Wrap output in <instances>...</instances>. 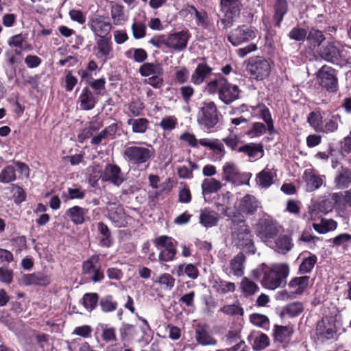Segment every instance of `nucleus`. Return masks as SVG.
<instances>
[{
  "mask_svg": "<svg viewBox=\"0 0 351 351\" xmlns=\"http://www.w3.org/2000/svg\"><path fill=\"white\" fill-rule=\"evenodd\" d=\"M205 90L210 94L217 93L219 98L226 104H230L239 97L240 90L237 85L230 84L223 76L209 81Z\"/></svg>",
  "mask_w": 351,
  "mask_h": 351,
  "instance_id": "1",
  "label": "nucleus"
},
{
  "mask_svg": "<svg viewBox=\"0 0 351 351\" xmlns=\"http://www.w3.org/2000/svg\"><path fill=\"white\" fill-rule=\"evenodd\" d=\"M231 226L232 243L239 248L254 253L255 247L249 226L244 219H233Z\"/></svg>",
  "mask_w": 351,
  "mask_h": 351,
  "instance_id": "2",
  "label": "nucleus"
},
{
  "mask_svg": "<svg viewBox=\"0 0 351 351\" xmlns=\"http://www.w3.org/2000/svg\"><path fill=\"white\" fill-rule=\"evenodd\" d=\"M145 143L130 142L123 153L124 159L129 163L139 165L145 163L155 156V151L151 145L143 146Z\"/></svg>",
  "mask_w": 351,
  "mask_h": 351,
  "instance_id": "3",
  "label": "nucleus"
},
{
  "mask_svg": "<svg viewBox=\"0 0 351 351\" xmlns=\"http://www.w3.org/2000/svg\"><path fill=\"white\" fill-rule=\"evenodd\" d=\"M289 274L288 264H274L264 271L261 281L262 285L269 289H276L285 285Z\"/></svg>",
  "mask_w": 351,
  "mask_h": 351,
  "instance_id": "4",
  "label": "nucleus"
},
{
  "mask_svg": "<svg viewBox=\"0 0 351 351\" xmlns=\"http://www.w3.org/2000/svg\"><path fill=\"white\" fill-rule=\"evenodd\" d=\"M282 227L271 216L265 214L255 225L256 236L265 243L274 239L282 231Z\"/></svg>",
  "mask_w": 351,
  "mask_h": 351,
  "instance_id": "5",
  "label": "nucleus"
},
{
  "mask_svg": "<svg viewBox=\"0 0 351 351\" xmlns=\"http://www.w3.org/2000/svg\"><path fill=\"white\" fill-rule=\"evenodd\" d=\"M242 4L240 0H221V11L223 13L220 22L223 29L231 27L239 17Z\"/></svg>",
  "mask_w": 351,
  "mask_h": 351,
  "instance_id": "6",
  "label": "nucleus"
},
{
  "mask_svg": "<svg viewBox=\"0 0 351 351\" xmlns=\"http://www.w3.org/2000/svg\"><path fill=\"white\" fill-rule=\"evenodd\" d=\"M197 123L207 130L213 128L219 122V112L213 101H205L199 108Z\"/></svg>",
  "mask_w": 351,
  "mask_h": 351,
  "instance_id": "7",
  "label": "nucleus"
},
{
  "mask_svg": "<svg viewBox=\"0 0 351 351\" xmlns=\"http://www.w3.org/2000/svg\"><path fill=\"white\" fill-rule=\"evenodd\" d=\"M250 173H242L233 162H227L222 167V180L236 185L247 184L250 180Z\"/></svg>",
  "mask_w": 351,
  "mask_h": 351,
  "instance_id": "8",
  "label": "nucleus"
},
{
  "mask_svg": "<svg viewBox=\"0 0 351 351\" xmlns=\"http://www.w3.org/2000/svg\"><path fill=\"white\" fill-rule=\"evenodd\" d=\"M246 69L252 78L263 80L269 75L271 64L263 57L256 56L249 59Z\"/></svg>",
  "mask_w": 351,
  "mask_h": 351,
  "instance_id": "9",
  "label": "nucleus"
},
{
  "mask_svg": "<svg viewBox=\"0 0 351 351\" xmlns=\"http://www.w3.org/2000/svg\"><path fill=\"white\" fill-rule=\"evenodd\" d=\"M154 244L160 250L158 260L161 262H169L173 260L176 254V248L173 238L162 235L154 240Z\"/></svg>",
  "mask_w": 351,
  "mask_h": 351,
  "instance_id": "10",
  "label": "nucleus"
},
{
  "mask_svg": "<svg viewBox=\"0 0 351 351\" xmlns=\"http://www.w3.org/2000/svg\"><path fill=\"white\" fill-rule=\"evenodd\" d=\"M256 38V30L254 27L241 25L232 29L228 36V41L234 46H239L250 42Z\"/></svg>",
  "mask_w": 351,
  "mask_h": 351,
  "instance_id": "11",
  "label": "nucleus"
},
{
  "mask_svg": "<svg viewBox=\"0 0 351 351\" xmlns=\"http://www.w3.org/2000/svg\"><path fill=\"white\" fill-rule=\"evenodd\" d=\"M319 84L327 90L335 92L337 87V77L335 70L327 65L323 66L317 72Z\"/></svg>",
  "mask_w": 351,
  "mask_h": 351,
  "instance_id": "12",
  "label": "nucleus"
},
{
  "mask_svg": "<svg viewBox=\"0 0 351 351\" xmlns=\"http://www.w3.org/2000/svg\"><path fill=\"white\" fill-rule=\"evenodd\" d=\"M88 26L93 32L95 38L110 36L112 25L102 16H97L90 19Z\"/></svg>",
  "mask_w": 351,
  "mask_h": 351,
  "instance_id": "13",
  "label": "nucleus"
},
{
  "mask_svg": "<svg viewBox=\"0 0 351 351\" xmlns=\"http://www.w3.org/2000/svg\"><path fill=\"white\" fill-rule=\"evenodd\" d=\"M100 178L103 182H108L117 186L124 181L121 168L114 164H107L101 171Z\"/></svg>",
  "mask_w": 351,
  "mask_h": 351,
  "instance_id": "14",
  "label": "nucleus"
},
{
  "mask_svg": "<svg viewBox=\"0 0 351 351\" xmlns=\"http://www.w3.org/2000/svg\"><path fill=\"white\" fill-rule=\"evenodd\" d=\"M106 209L110 219L116 227H125L128 223L127 216L122 206L116 202H109Z\"/></svg>",
  "mask_w": 351,
  "mask_h": 351,
  "instance_id": "15",
  "label": "nucleus"
},
{
  "mask_svg": "<svg viewBox=\"0 0 351 351\" xmlns=\"http://www.w3.org/2000/svg\"><path fill=\"white\" fill-rule=\"evenodd\" d=\"M190 35L186 31H180L167 36V47L175 51L184 50L186 46Z\"/></svg>",
  "mask_w": 351,
  "mask_h": 351,
  "instance_id": "16",
  "label": "nucleus"
},
{
  "mask_svg": "<svg viewBox=\"0 0 351 351\" xmlns=\"http://www.w3.org/2000/svg\"><path fill=\"white\" fill-rule=\"evenodd\" d=\"M259 208H262L261 202L252 195H245L240 200L239 209L246 215H254Z\"/></svg>",
  "mask_w": 351,
  "mask_h": 351,
  "instance_id": "17",
  "label": "nucleus"
},
{
  "mask_svg": "<svg viewBox=\"0 0 351 351\" xmlns=\"http://www.w3.org/2000/svg\"><path fill=\"white\" fill-rule=\"evenodd\" d=\"M336 332L335 324L328 319H323L318 322L315 329L316 336L321 341L332 339Z\"/></svg>",
  "mask_w": 351,
  "mask_h": 351,
  "instance_id": "18",
  "label": "nucleus"
},
{
  "mask_svg": "<svg viewBox=\"0 0 351 351\" xmlns=\"http://www.w3.org/2000/svg\"><path fill=\"white\" fill-rule=\"evenodd\" d=\"M303 180L306 184V191L312 192L318 189L324 182L325 176L318 175L311 169L305 170Z\"/></svg>",
  "mask_w": 351,
  "mask_h": 351,
  "instance_id": "19",
  "label": "nucleus"
},
{
  "mask_svg": "<svg viewBox=\"0 0 351 351\" xmlns=\"http://www.w3.org/2000/svg\"><path fill=\"white\" fill-rule=\"evenodd\" d=\"M276 177V170L274 167H269V165H267L256 175V180L260 187L267 189L274 183Z\"/></svg>",
  "mask_w": 351,
  "mask_h": 351,
  "instance_id": "20",
  "label": "nucleus"
},
{
  "mask_svg": "<svg viewBox=\"0 0 351 351\" xmlns=\"http://www.w3.org/2000/svg\"><path fill=\"white\" fill-rule=\"evenodd\" d=\"M319 56L327 62H334L341 57V52L335 42H328L319 49Z\"/></svg>",
  "mask_w": 351,
  "mask_h": 351,
  "instance_id": "21",
  "label": "nucleus"
},
{
  "mask_svg": "<svg viewBox=\"0 0 351 351\" xmlns=\"http://www.w3.org/2000/svg\"><path fill=\"white\" fill-rule=\"evenodd\" d=\"M195 340L202 346H215L217 343L216 339L208 332V326L205 324H198L195 329Z\"/></svg>",
  "mask_w": 351,
  "mask_h": 351,
  "instance_id": "22",
  "label": "nucleus"
},
{
  "mask_svg": "<svg viewBox=\"0 0 351 351\" xmlns=\"http://www.w3.org/2000/svg\"><path fill=\"white\" fill-rule=\"evenodd\" d=\"M88 210L79 206H74L67 209L65 215L75 225L84 223L88 217Z\"/></svg>",
  "mask_w": 351,
  "mask_h": 351,
  "instance_id": "23",
  "label": "nucleus"
},
{
  "mask_svg": "<svg viewBox=\"0 0 351 351\" xmlns=\"http://www.w3.org/2000/svg\"><path fill=\"white\" fill-rule=\"evenodd\" d=\"M238 152L244 153L249 158L257 160L264 155L263 145L261 143H247L237 149Z\"/></svg>",
  "mask_w": 351,
  "mask_h": 351,
  "instance_id": "24",
  "label": "nucleus"
},
{
  "mask_svg": "<svg viewBox=\"0 0 351 351\" xmlns=\"http://www.w3.org/2000/svg\"><path fill=\"white\" fill-rule=\"evenodd\" d=\"M98 58H108L112 51L110 36L95 38Z\"/></svg>",
  "mask_w": 351,
  "mask_h": 351,
  "instance_id": "25",
  "label": "nucleus"
},
{
  "mask_svg": "<svg viewBox=\"0 0 351 351\" xmlns=\"http://www.w3.org/2000/svg\"><path fill=\"white\" fill-rule=\"evenodd\" d=\"M212 71L213 69L206 63L199 64L191 75V80L192 83L196 85L202 84Z\"/></svg>",
  "mask_w": 351,
  "mask_h": 351,
  "instance_id": "26",
  "label": "nucleus"
},
{
  "mask_svg": "<svg viewBox=\"0 0 351 351\" xmlns=\"http://www.w3.org/2000/svg\"><path fill=\"white\" fill-rule=\"evenodd\" d=\"M309 284V277L306 276L295 277L289 283V288L291 289V293L294 295H300L307 288Z\"/></svg>",
  "mask_w": 351,
  "mask_h": 351,
  "instance_id": "27",
  "label": "nucleus"
},
{
  "mask_svg": "<svg viewBox=\"0 0 351 351\" xmlns=\"http://www.w3.org/2000/svg\"><path fill=\"white\" fill-rule=\"evenodd\" d=\"M335 184L338 189L348 188L351 184V171L348 168L341 167L335 178Z\"/></svg>",
  "mask_w": 351,
  "mask_h": 351,
  "instance_id": "28",
  "label": "nucleus"
},
{
  "mask_svg": "<svg viewBox=\"0 0 351 351\" xmlns=\"http://www.w3.org/2000/svg\"><path fill=\"white\" fill-rule=\"evenodd\" d=\"M245 257L243 253H239L230 263L231 273L237 277H241L244 273V263Z\"/></svg>",
  "mask_w": 351,
  "mask_h": 351,
  "instance_id": "29",
  "label": "nucleus"
},
{
  "mask_svg": "<svg viewBox=\"0 0 351 351\" xmlns=\"http://www.w3.org/2000/svg\"><path fill=\"white\" fill-rule=\"evenodd\" d=\"M293 328L290 326L275 325L273 336L275 341L282 343L288 340L293 334Z\"/></svg>",
  "mask_w": 351,
  "mask_h": 351,
  "instance_id": "30",
  "label": "nucleus"
},
{
  "mask_svg": "<svg viewBox=\"0 0 351 351\" xmlns=\"http://www.w3.org/2000/svg\"><path fill=\"white\" fill-rule=\"evenodd\" d=\"M275 14L274 19L277 27L280 26L285 15L288 12V3L287 0H276L274 5Z\"/></svg>",
  "mask_w": 351,
  "mask_h": 351,
  "instance_id": "31",
  "label": "nucleus"
},
{
  "mask_svg": "<svg viewBox=\"0 0 351 351\" xmlns=\"http://www.w3.org/2000/svg\"><path fill=\"white\" fill-rule=\"evenodd\" d=\"M327 201H322L321 203H314L308 207L309 219L315 221L321 217V213H327L332 210V206L326 208L324 206L326 204Z\"/></svg>",
  "mask_w": 351,
  "mask_h": 351,
  "instance_id": "32",
  "label": "nucleus"
},
{
  "mask_svg": "<svg viewBox=\"0 0 351 351\" xmlns=\"http://www.w3.org/2000/svg\"><path fill=\"white\" fill-rule=\"evenodd\" d=\"M261 118L265 122L267 130L270 134L275 133L273 120L269 109L263 104H259L256 107Z\"/></svg>",
  "mask_w": 351,
  "mask_h": 351,
  "instance_id": "33",
  "label": "nucleus"
},
{
  "mask_svg": "<svg viewBox=\"0 0 351 351\" xmlns=\"http://www.w3.org/2000/svg\"><path fill=\"white\" fill-rule=\"evenodd\" d=\"M221 188V182L215 178L205 179L202 184V194L204 195L217 193Z\"/></svg>",
  "mask_w": 351,
  "mask_h": 351,
  "instance_id": "34",
  "label": "nucleus"
},
{
  "mask_svg": "<svg viewBox=\"0 0 351 351\" xmlns=\"http://www.w3.org/2000/svg\"><path fill=\"white\" fill-rule=\"evenodd\" d=\"M240 289L245 297L252 296L259 291L258 285L247 277L241 280Z\"/></svg>",
  "mask_w": 351,
  "mask_h": 351,
  "instance_id": "35",
  "label": "nucleus"
},
{
  "mask_svg": "<svg viewBox=\"0 0 351 351\" xmlns=\"http://www.w3.org/2000/svg\"><path fill=\"white\" fill-rule=\"evenodd\" d=\"M218 218L217 214L208 209L201 210L199 223L204 227H212L217 224Z\"/></svg>",
  "mask_w": 351,
  "mask_h": 351,
  "instance_id": "36",
  "label": "nucleus"
},
{
  "mask_svg": "<svg viewBox=\"0 0 351 351\" xmlns=\"http://www.w3.org/2000/svg\"><path fill=\"white\" fill-rule=\"evenodd\" d=\"M80 99L82 108L86 110L93 109L96 104V99L94 95L87 88L83 90Z\"/></svg>",
  "mask_w": 351,
  "mask_h": 351,
  "instance_id": "37",
  "label": "nucleus"
},
{
  "mask_svg": "<svg viewBox=\"0 0 351 351\" xmlns=\"http://www.w3.org/2000/svg\"><path fill=\"white\" fill-rule=\"evenodd\" d=\"M293 246L292 240L287 235H281L275 241L276 250L279 253L286 254Z\"/></svg>",
  "mask_w": 351,
  "mask_h": 351,
  "instance_id": "38",
  "label": "nucleus"
},
{
  "mask_svg": "<svg viewBox=\"0 0 351 351\" xmlns=\"http://www.w3.org/2000/svg\"><path fill=\"white\" fill-rule=\"evenodd\" d=\"M117 132V125H110L104 129L97 136L93 137L91 140V144L93 145H98L102 143V141L108 137H112Z\"/></svg>",
  "mask_w": 351,
  "mask_h": 351,
  "instance_id": "39",
  "label": "nucleus"
},
{
  "mask_svg": "<svg viewBox=\"0 0 351 351\" xmlns=\"http://www.w3.org/2000/svg\"><path fill=\"white\" fill-rule=\"evenodd\" d=\"M178 276L186 275L189 278L195 279L198 276V270L193 264H180L176 271Z\"/></svg>",
  "mask_w": 351,
  "mask_h": 351,
  "instance_id": "40",
  "label": "nucleus"
},
{
  "mask_svg": "<svg viewBox=\"0 0 351 351\" xmlns=\"http://www.w3.org/2000/svg\"><path fill=\"white\" fill-rule=\"evenodd\" d=\"M128 124L132 125L133 132L143 134L148 128L149 121L145 118L130 119L128 120Z\"/></svg>",
  "mask_w": 351,
  "mask_h": 351,
  "instance_id": "41",
  "label": "nucleus"
},
{
  "mask_svg": "<svg viewBox=\"0 0 351 351\" xmlns=\"http://www.w3.org/2000/svg\"><path fill=\"white\" fill-rule=\"evenodd\" d=\"M331 242L333 246L341 247L344 251H347L351 247V234L341 233L334 237Z\"/></svg>",
  "mask_w": 351,
  "mask_h": 351,
  "instance_id": "42",
  "label": "nucleus"
},
{
  "mask_svg": "<svg viewBox=\"0 0 351 351\" xmlns=\"http://www.w3.org/2000/svg\"><path fill=\"white\" fill-rule=\"evenodd\" d=\"M341 123V117L339 114H332L331 117L327 120L325 125H322L321 132L332 133L338 130L339 124Z\"/></svg>",
  "mask_w": 351,
  "mask_h": 351,
  "instance_id": "43",
  "label": "nucleus"
},
{
  "mask_svg": "<svg viewBox=\"0 0 351 351\" xmlns=\"http://www.w3.org/2000/svg\"><path fill=\"white\" fill-rule=\"evenodd\" d=\"M99 256L92 255L82 263V273L85 275H90L98 267Z\"/></svg>",
  "mask_w": 351,
  "mask_h": 351,
  "instance_id": "44",
  "label": "nucleus"
},
{
  "mask_svg": "<svg viewBox=\"0 0 351 351\" xmlns=\"http://www.w3.org/2000/svg\"><path fill=\"white\" fill-rule=\"evenodd\" d=\"M139 73L142 76L147 77L149 75H160L162 73V69L158 64L145 63L141 66Z\"/></svg>",
  "mask_w": 351,
  "mask_h": 351,
  "instance_id": "45",
  "label": "nucleus"
},
{
  "mask_svg": "<svg viewBox=\"0 0 351 351\" xmlns=\"http://www.w3.org/2000/svg\"><path fill=\"white\" fill-rule=\"evenodd\" d=\"M110 14L113 23L116 25H121L125 21L123 6L121 5L115 4L112 5Z\"/></svg>",
  "mask_w": 351,
  "mask_h": 351,
  "instance_id": "46",
  "label": "nucleus"
},
{
  "mask_svg": "<svg viewBox=\"0 0 351 351\" xmlns=\"http://www.w3.org/2000/svg\"><path fill=\"white\" fill-rule=\"evenodd\" d=\"M97 228L99 233L102 235L100 239V245L104 247H109L112 244V237L108 226L103 222H99Z\"/></svg>",
  "mask_w": 351,
  "mask_h": 351,
  "instance_id": "47",
  "label": "nucleus"
},
{
  "mask_svg": "<svg viewBox=\"0 0 351 351\" xmlns=\"http://www.w3.org/2000/svg\"><path fill=\"white\" fill-rule=\"evenodd\" d=\"M270 340L268 336L264 333H259L253 339L252 346L253 350L260 351L269 346Z\"/></svg>",
  "mask_w": 351,
  "mask_h": 351,
  "instance_id": "48",
  "label": "nucleus"
},
{
  "mask_svg": "<svg viewBox=\"0 0 351 351\" xmlns=\"http://www.w3.org/2000/svg\"><path fill=\"white\" fill-rule=\"evenodd\" d=\"M326 38L323 32L319 29L312 28L307 34V40L314 47H319L325 40Z\"/></svg>",
  "mask_w": 351,
  "mask_h": 351,
  "instance_id": "49",
  "label": "nucleus"
},
{
  "mask_svg": "<svg viewBox=\"0 0 351 351\" xmlns=\"http://www.w3.org/2000/svg\"><path fill=\"white\" fill-rule=\"evenodd\" d=\"M8 44L10 47H18L21 50L32 49L31 45L27 43L25 37L21 34L12 36L8 41Z\"/></svg>",
  "mask_w": 351,
  "mask_h": 351,
  "instance_id": "50",
  "label": "nucleus"
},
{
  "mask_svg": "<svg viewBox=\"0 0 351 351\" xmlns=\"http://www.w3.org/2000/svg\"><path fill=\"white\" fill-rule=\"evenodd\" d=\"M16 178L15 168L12 165L6 166L0 172V182L8 184Z\"/></svg>",
  "mask_w": 351,
  "mask_h": 351,
  "instance_id": "51",
  "label": "nucleus"
},
{
  "mask_svg": "<svg viewBox=\"0 0 351 351\" xmlns=\"http://www.w3.org/2000/svg\"><path fill=\"white\" fill-rule=\"evenodd\" d=\"M317 262V256L311 254L308 257L304 258L299 267L300 274L310 273Z\"/></svg>",
  "mask_w": 351,
  "mask_h": 351,
  "instance_id": "52",
  "label": "nucleus"
},
{
  "mask_svg": "<svg viewBox=\"0 0 351 351\" xmlns=\"http://www.w3.org/2000/svg\"><path fill=\"white\" fill-rule=\"evenodd\" d=\"M307 121L315 131L321 132L323 125L322 117L319 112H311L307 117Z\"/></svg>",
  "mask_w": 351,
  "mask_h": 351,
  "instance_id": "53",
  "label": "nucleus"
},
{
  "mask_svg": "<svg viewBox=\"0 0 351 351\" xmlns=\"http://www.w3.org/2000/svg\"><path fill=\"white\" fill-rule=\"evenodd\" d=\"M189 13L194 14L198 25L204 27L208 26V14L205 11H198L193 5L189 7Z\"/></svg>",
  "mask_w": 351,
  "mask_h": 351,
  "instance_id": "54",
  "label": "nucleus"
},
{
  "mask_svg": "<svg viewBox=\"0 0 351 351\" xmlns=\"http://www.w3.org/2000/svg\"><path fill=\"white\" fill-rule=\"evenodd\" d=\"M250 322L258 327L267 328L269 327V321L268 317L263 314L253 313L250 316Z\"/></svg>",
  "mask_w": 351,
  "mask_h": 351,
  "instance_id": "55",
  "label": "nucleus"
},
{
  "mask_svg": "<svg viewBox=\"0 0 351 351\" xmlns=\"http://www.w3.org/2000/svg\"><path fill=\"white\" fill-rule=\"evenodd\" d=\"M99 296L95 293H86L82 299L84 306L89 311H93L97 306Z\"/></svg>",
  "mask_w": 351,
  "mask_h": 351,
  "instance_id": "56",
  "label": "nucleus"
},
{
  "mask_svg": "<svg viewBox=\"0 0 351 351\" xmlns=\"http://www.w3.org/2000/svg\"><path fill=\"white\" fill-rule=\"evenodd\" d=\"M304 310L303 304L300 302L289 304L284 309V313L291 317L298 316Z\"/></svg>",
  "mask_w": 351,
  "mask_h": 351,
  "instance_id": "57",
  "label": "nucleus"
},
{
  "mask_svg": "<svg viewBox=\"0 0 351 351\" xmlns=\"http://www.w3.org/2000/svg\"><path fill=\"white\" fill-rule=\"evenodd\" d=\"M85 196V191L80 188H69L67 193H63L62 198L66 202L69 199H82Z\"/></svg>",
  "mask_w": 351,
  "mask_h": 351,
  "instance_id": "58",
  "label": "nucleus"
},
{
  "mask_svg": "<svg viewBox=\"0 0 351 351\" xmlns=\"http://www.w3.org/2000/svg\"><path fill=\"white\" fill-rule=\"evenodd\" d=\"M288 36L291 40L302 42L306 38L307 39V32L304 28L296 26L291 29Z\"/></svg>",
  "mask_w": 351,
  "mask_h": 351,
  "instance_id": "59",
  "label": "nucleus"
},
{
  "mask_svg": "<svg viewBox=\"0 0 351 351\" xmlns=\"http://www.w3.org/2000/svg\"><path fill=\"white\" fill-rule=\"evenodd\" d=\"M100 306L104 312H112L117 308V302L114 301L110 295L106 296L101 299Z\"/></svg>",
  "mask_w": 351,
  "mask_h": 351,
  "instance_id": "60",
  "label": "nucleus"
},
{
  "mask_svg": "<svg viewBox=\"0 0 351 351\" xmlns=\"http://www.w3.org/2000/svg\"><path fill=\"white\" fill-rule=\"evenodd\" d=\"M178 125V119L174 116H167L163 117L160 123V127L165 131H172Z\"/></svg>",
  "mask_w": 351,
  "mask_h": 351,
  "instance_id": "61",
  "label": "nucleus"
},
{
  "mask_svg": "<svg viewBox=\"0 0 351 351\" xmlns=\"http://www.w3.org/2000/svg\"><path fill=\"white\" fill-rule=\"evenodd\" d=\"M220 311L226 315L232 316L235 315H243L244 313L239 303L226 305L221 308Z\"/></svg>",
  "mask_w": 351,
  "mask_h": 351,
  "instance_id": "62",
  "label": "nucleus"
},
{
  "mask_svg": "<svg viewBox=\"0 0 351 351\" xmlns=\"http://www.w3.org/2000/svg\"><path fill=\"white\" fill-rule=\"evenodd\" d=\"M158 282L166 289H171L175 284V279L169 274H163L158 278Z\"/></svg>",
  "mask_w": 351,
  "mask_h": 351,
  "instance_id": "63",
  "label": "nucleus"
},
{
  "mask_svg": "<svg viewBox=\"0 0 351 351\" xmlns=\"http://www.w3.org/2000/svg\"><path fill=\"white\" fill-rule=\"evenodd\" d=\"M133 36L136 39L143 38L146 34V25L141 22L134 23L132 25Z\"/></svg>",
  "mask_w": 351,
  "mask_h": 351,
  "instance_id": "64",
  "label": "nucleus"
}]
</instances>
